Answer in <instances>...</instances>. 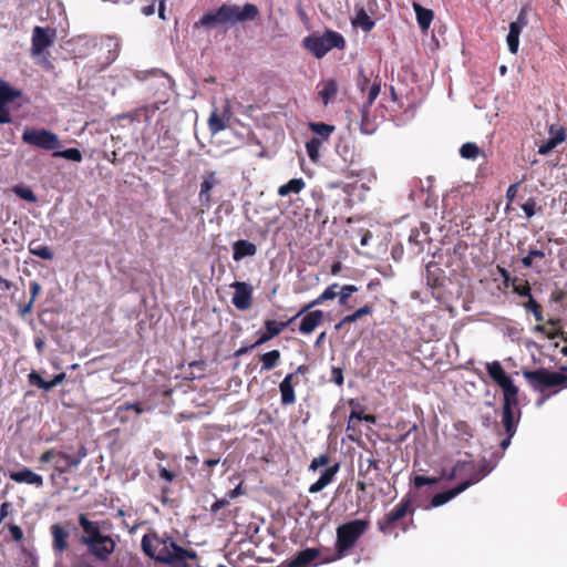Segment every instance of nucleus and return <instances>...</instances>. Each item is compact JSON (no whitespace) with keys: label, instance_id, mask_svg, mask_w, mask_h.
Wrapping results in <instances>:
<instances>
[{"label":"nucleus","instance_id":"48","mask_svg":"<svg viewBox=\"0 0 567 567\" xmlns=\"http://www.w3.org/2000/svg\"><path fill=\"white\" fill-rule=\"evenodd\" d=\"M13 192L17 196H19L20 198H22L29 203H34L37 200V196L34 195L32 189H30L28 187L14 186Z\"/></svg>","mask_w":567,"mask_h":567},{"label":"nucleus","instance_id":"38","mask_svg":"<svg viewBox=\"0 0 567 567\" xmlns=\"http://www.w3.org/2000/svg\"><path fill=\"white\" fill-rule=\"evenodd\" d=\"M492 471V467L484 461L481 464H475V472L474 475L470 478L461 482L462 484H468V487L477 482H480L483 477H485L489 472Z\"/></svg>","mask_w":567,"mask_h":567},{"label":"nucleus","instance_id":"60","mask_svg":"<svg viewBox=\"0 0 567 567\" xmlns=\"http://www.w3.org/2000/svg\"><path fill=\"white\" fill-rule=\"evenodd\" d=\"M60 451H56L55 449H49L47 450L45 452H43L40 457H39V462L40 463H49L51 462L53 458H58V454H59Z\"/></svg>","mask_w":567,"mask_h":567},{"label":"nucleus","instance_id":"44","mask_svg":"<svg viewBox=\"0 0 567 567\" xmlns=\"http://www.w3.org/2000/svg\"><path fill=\"white\" fill-rule=\"evenodd\" d=\"M481 150L475 143H465L460 150V154L463 158L475 159L480 155Z\"/></svg>","mask_w":567,"mask_h":567},{"label":"nucleus","instance_id":"43","mask_svg":"<svg viewBox=\"0 0 567 567\" xmlns=\"http://www.w3.org/2000/svg\"><path fill=\"white\" fill-rule=\"evenodd\" d=\"M53 157H62L72 162H81L83 158L81 151L73 147L66 148L64 151L55 150Z\"/></svg>","mask_w":567,"mask_h":567},{"label":"nucleus","instance_id":"28","mask_svg":"<svg viewBox=\"0 0 567 567\" xmlns=\"http://www.w3.org/2000/svg\"><path fill=\"white\" fill-rule=\"evenodd\" d=\"M257 246L248 240L239 239L233 244V259L240 261L245 257L255 256Z\"/></svg>","mask_w":567,"mask_h":567},{"label":"nucleus","instance_id":"54","mask_svg":"<svg viewBox=\"0 0 567 567\" xmlns=\"http://www.w3.org/2000/svg\"><path fill=\"white\" fill-rule=\"evenodd\" d=\"M456 464L466 465V466H464V468H462L460 471V476L461 477H466V480H467V478H470L471 476L474 475L475 463L473 461H458Z\"/></svg>","mask_w":567,"mask_h":567},{"label":"nucleus","instance_id":"51","mask_svg":"<svg viewBox=\"0 0 567 567\" xmlns=\"http://www.w3.org/2000/svg\"><path fill=\"white\" fill-rule=\"evenodd\" d=\"M29 382L33 385H37L44 391H49V381H45L38 372L32 371L29 374Z\"/></svg>","mask_w":567,"mask_h":567},{"label":"nucleus","instance_id":"24","mask_svg":"<svg viewBox=\"0 0 567 567\" xmlns=\"http://www.w3.org/2000/svg\"><path fill=\"white\" fill-rule=\"evenodd\" d=\"M296 373H288L279 384L280 401L282 405H291L296 402V393L293 385L298 382L295 381Z\"/></svg>","mask_w":567,"mask_h":567},{"label":"nucleus","instance_id":"20","mask_svg":"<svg viewBox=\"0 0 567 567\" xmlns=\"http://www.w3.org/2000/svg\"><path fill=\"white\" fill-rule=\"evenodd\" d=\"M217 184L216 173L209 172L204 176L203 182L200 183V190L198 195V199L202 207V213L208 210L212 206V196L210 192L214 186Z\"/></svg>","mask_w":567,"mask_h":567},{"label":"nucleus","instance_id":"18","mask_svg":"<svg viewBox=\"0 0 567 567\" xmlns=\"http://www.w3.org/2000/svg\"><path fill=\"white\" fill-rule=\"evenodd\" d=\"M55 38V30L43 27H34L32 31V53L40 54L47 48L53 44Z\"/></svg>","mask_w":567,"mask_h":567},{"label":"nucleus","instance_id":"47","mask_svg":"<svg viewBox=\"0 0 567 567\" xmlns=\"http://www.w3.org/2000/svg\"><path fill=\"white\" fill-rule=\"evenodd\" d=\"M358 291V287L354 285H344L340 291H338L339 297V305L346 306L348 299L351 297L352 293Z\"/></svg>","mask_w":567,"mask_h":567},{"label":"nucleus","instance_id":"42","mask_svg":"<svg viewBox=\"0 0 567 567\" xmlns=\"http://www.w3.org/2000/svg\"><path fill=\"white\" fill-rule=\"evenodd\" d=\"M322 143V140L318 137H312L306 143L307 154L312 162H316L319 158V151Z\"/></svg>","mask_w":567,"mask_h":567},{"label":"nucleus","instance_id":"11","mask_svg":"<svg viewBox=\"0 0 567 567\" xmlns=\"http://www.w3.org/2000/svg\"><path fill=\"white\" fill-rule=\"evenodd\" d=\"M21 95L22 92L20 90L0 80V124H9L12 122V115L8 104L21 97Z\"/></svg>","mask_w":567,"mask_h":567},{"label":"nucleus","instance_id":"27","mask_svg":"<svg viewBox=\"0 0 567 567\" xmlns=\"http://www.w3.org/2000/svg\"><path fill=\"white\" fill-rule=\"evenodd\" d=\"M230 118L229 105L225 106L223 114H218L217 110H214L208 118V127L213 134L224 131L227 127V122Z\"/></svg>","mask_w":567,"mask_h":567},{"label":"nucleus","instance_id":"2","mask_svg":"<svg viewBox=\"0 0 567 567\" xmlns=\"http://www.w3.org/2000/svg\"><path fill=\"white\" fill-rule=\"evenodd\" d=\"M78 523L83 530L80 543L99 561H107L115 551L116 543L111 535L101 532V523L91 520L85 514H80Z\"/></svg>","mask_w":567,"mask_h":567},{"label":"nucleus","instance_id":"39","mask_svg":"<svg viewBox=\"0 0 567 567\" xmlns=\"http://www.w3.org/2000/svg\"><path fill=\"white\" fill-rule=\"evenodd\" d=\"M338 85L334 80L324 82L323 87L320 90L319 95L324 105H327L337 94Z\"/></svg>","mask_w":567,"mask_h":567},{"label":"nucleus","instance_id":"57","mask_svg":"<svg viewBox=\"0 0 567 567\" xmlns=\"http://www.w3.org/2000/svg\"><path fill=\"white\" fill-rule=\"evenodd\" d=\"M373 83L370 82V80L368 79V76L364 74L363 71H360L359 73V78H358V87L360 89V91L362 93H365L367 92V95L369 94V87L372 85Z\"/></svg>","mask_w":567,"mask_h":567},{"label":"nucleus","instance_id":"62","mask_svg":"<svg viewBox=\"0 0 567 567\" xmlns=\"http://www.w3.org/2000/svg\"><path fill=\"white\" fill-rule=\"evenodd\" d=\"M87 456V449L82 444L76 454L75 455H72L73 460H70L72 462V464L74 465H80L82 460L85 458Z\"/></svg>","mask_w":567,"mask_h":567},{"label":"nucleus","instance_id":"8","mask_svg":"<svg viewBox=\"0 0 567 567\" xmlns=\"http://www.w3.org/2000/svg\"><path fill=\"white\" fill-rule=\"evenodd\" d=\"M22 142L44 151H54L61 147L59 136L47 128L25 130L22 133Z\"/></svg>","mask_w":567,"mask_h":567},{"label":"nucleus","instance_id":"55","mask_svg":"<svg viewBox=\"0 0 567 567\" xmlns=\"http://www.w3.org/2000/svg\"><path fill=\"white\" fill-rule=\"evenodd\" d=\"M133 410L135 413L141 414L144 412V409L140 402H132V403H125L123 405H120L116 410V415H120L123 411Z\"/></svg>","mask_w":567,"mask_h":567},{"label":"nucleus","instance_id":"41","mask_svg":"<svg viewBox=\"0 0 567 567\" xmlns=\"http://www.w3.org/2000/svg\"><path fill=\"white\" fill-rule=\"evenodd\" d=\"M522 306L526 312H532L534 315V318L537 322L544 321L543 307L536 301L534 297L528 298L527 301Z\"/></svg>","mask_w":567,"mask_h":567},{"label":"nucleus","instance_id":"10","mask_svg":"<svg viewBox=\"0 0 567 567\" xmlns=\"http://www.w3.org/2000/svg\"><path fill=\"white\" fill-rule=\"evenodd\" d=\"M517 249L523 255L520 262L524 268H534L536 264L546 259L547 250L550 251L548 245L540 240L530 245L527 250L524 248V243L518 241Z\"/></svg>","mask_w":567,"mask_h":567},{"label":"nucleus","instance_id":"61","mask_svg":"<svg viewBox=\"0 0 567 567\" xmlns=\"http://www.w3.org/2000/svg\"><path fill=\"white\" fill-rule=\"evenodd\" d=\"M8 529H9V533H10V535H11L13 540H16V542H21L22 540L23 532H22L20 526L14 525V524H9L8 525Z\"/></svg>","mask_w":567,"mask_h":567},{"label":"nucleus","instance_id":"34","mask_svg":"<svg viewBox=\"0 0 567 567\" xmlns=\"http://www.w3.org/2000/svg\"><path fill=\"white\" fill-rule=\"evenodd\" d=\"M70 460H73L72 455L65 452H59L58 461L54 465V472L59 475L70 472L73 467H78L79 465L72 464Z\"/></svg>","mask_w":567,"mask_h":567},{"label":"nucleus","instance_id":"9","mask_svg":"<svg viewBox=\"0 0 567 567\" xmlns=\"http://www.w3.org/2000/svg\"><path fill=\"white\" fill-rule=\"evenodd\" d=\"M489 378L503 390L504 399L518 395V386H516L512 378L505 372L498 361H493L486 365Z\"/></svg>","mask_w":567,"mask_h":567},{"label":"nucleus","instance_id":"12","mask_svg":"<svg viewBox=\"0 0 567 567\" xmlns=\"http://www.w3.org/2000/svg\"><path fill=\"white\" fill-rule=\"evenodd\" d=\"M381 91V82L374 81L373 84L369 87V94L367 96L365 103L360 109L361 123L360 128L364 134H372L375 131L374 123L370 120L369 109L379 96Z\"/></svg>","mask_w":567,"mask_h":567},{"label":"nucleus","instance_id":"63","mask_svg":"<svg viewBox=\"0 0 567 567\" xmlns=\"http://www.w3.org/2000/svg\"><path fill=\"white\" fill-rule=\"evenodd\" d=\"M556 146H557V144L555 143L554 138H548L543 145L539 146L538 153L540 155H546L550 151H553Z\"/></svg>","mask_w":567,"mask_h":567},{"label":"nucleus","instance_id":"33","mask_svg":"<svg viewBox=\"0 0 567 567\" xmlns=\"http://www.w3.org/2000/svg\"><path fill=\"white\" fill-rule=\"evenodd\" d=\"M309 128L312 133L318 135V138L326 142L329 140L330 135L334 132V125H330L323 122H310Z\"/></svg>","mask_w":567,"mask_h":567},{"label":"nucleus","instance_id":"35","mask_svg":"<svg viewBox=\"0 0 567 567\" xmlns=\"http://www.w3.org/2000/svg\"><path fill=\"white\" fill-rule=\"evenodd\" d=\"M29 251L31 255L44 260H52L54 257L52 249L48 245L39 244L35 240L29 244Z\"/></svg>","mask_w":567,"mask_h":567},{"label":"nucleus","instance_id":"1","mask_svg":"<svg viewBox=\"0 0 567 567\" xmlns=\"http://www.w3.org/2000/svg\"><path fill=\"white\" fill-rule=\"evenodd\" d=\"M141 545L146 556L171 567H189L187 560L197 558L196 551L183 548L167 535L159 537L156 533L146 534Z\"/></svg>","mask_w":567,"mask_h":567},{"label":"nucleus","instance_id":"25","mask_svg":"<svg viewBox=\"0 0 567 567\" xmlns=\"http://www.w3.org/2000/svg\"><path fill=\"white\" fill-rule=\"evenodd\" d=\"M340 470V464L334 463L331 466H328L324 472L320 475V477L309 486L308 492L310 494H316L321 492L324 487L331 484Z\"/></svg>","mask_w":567,"mask_h":567},{"label":"nucleus","instance_id":"7","mask_svg":"<svg viewBox=\"0 0 567 567\" xmlns=\"http://www.w3.org/2000/svg\"><path fill=\"white\" fill-rule=\"evenodd\" d=\"M523 377L536 392H544V390L563 385L567 388V374L561 372H551L546 368L523 370Z\"/></svg>","mask_w":567,"mask_h":567},{"label":"nucleus","instance_id":"16","mask_svg":"<svg viewBox=\"0 0 567 567\" xmlns=\"http://www.w3.org/2000/svg\"><path fill=\"white\" fill-rule=\"evenodd\" d=\"M528 23L527 20V10L526 8H522L516 20L511 22L509 32L506 38V42L508 45V50L511 53L516 54L519 47V34Z\"/></svg>","mask_w":567,"mask_h":567},{"label":"nucleus","instance_id":"13","mask_svg":"<svg viewBox=\"0 0 567 567\" xmlns=\"http://www.w3.org/2000/svg\"><path fill=\"white\" fill-rule=\"evenodd\" d=\"M319 557H321L320 548L308 547L284 560L281 567H317Z\"/></svg>","mask_w":567,"mask_h":567},{"label":"nucleus","instance_id":"53","mask_svg":"<svg viewBox=\"0 0 567 567\" xmlns=\"http://www.w3.org/2000/svg\"><path fill=\"white\" fill-rule=\"evenodd\" d=\"M343 557H346V555H340L339 548L334 547V553H331V554H322L321 553V557H319V559H318L319 560L318 565L330 564V563L337 561Z\"/></svg>","mask_w":567,"mask_h":567},{"label":"nucleus","instance_id":"5","mask_svg":"<svg viewBox=\"0 0 567 567\" xmlns=\"http://www.w3.org/2000/svg\"><path fill=\"white\" fill-rule=\"evenodd\" d=\"M302 44L316 59H322L332 49L343 50L346 40L341 33L326 30L323 34L315 32L306 37Z\"/></svg>","mask_w":567,"mask_h":567},{"label":"nucleus","instance_id":"49","mask_svg":"<svg viewBox=\"0 0 567 567\" xmlns=\"http://www.w3.org/2000/svg\"><path fill=\"white\" fill-rule=\"evenodd\" d=\"M330 463V455L324 453V454H320L318 457H315L310 465H309V471H317L318 468L322 467V466H327L329 465Z\"/></svg>","mask_w":567,"mask_h":567},{"label":"nucleus","instance_id":"58","mask_svg":"<svg viewBox=\"0 0 567 567\" xmlns=\"http://www.w3.org/2000/svg\"><path fill=\"white\" fill-rule=\"evenodd\" d=\"M159 110V103L155 102L143 106L140 111L144 114L145 120H150Z\"/></svg>","mask_w":567,"mask_h":567},{"label":"nucleus","instance_id":"22","mask_svg":"<svg viewBox=\"0 0 567 567\" xmlns=\"http://www.w3.org/2000/svg\"><path fill=\"white\" fill-rule=\"evenodd\" d=\"M305 313L299 324V332L307 336L323 323L324 313L322 310H308Z\"/></svg>","mask_w":567,"mask_h":567},{"label":"nucleus","instance_id":"40","mask_svg":"<svg viewBox=\"0 0 567 567\" xmlns=\"http://www.w3.org/2000/svg\"><path fill=\"white\" fill-rule=\"evenodd\" d=\"M512 288L513 291L520 297H526L527 299L533 297L532 288L527 280H520L519 278L514 277L512 280Z\"/></svg>","mask_w":567,"mask_h":567},{"label":"nucleus","instance_id":"52","mask_svg":"<svg viewBox=\"0 0 567 567\" xmlns=\"http://www.w3.org/2000/svg\"><path fill=\"white\" fill-rule=\"evenodd\" d=\"M535 330L536 331H539V332H544L546 334V337L550 340L553 339H556L558 337L561 338V336L564 334V331H563V328L561 327H557V328H553L551 330H546L545 329V326L543 324H537L535 327Z\"/></svg>","mask_w":567,"mask_h":567},{"label":"nucleus","instance_id":"19","mask_svg":"<svg viewBox=\"0 0 567 567\" xmlns=\"http://www.w3.org/2000/svg\"><path fill=\"white\" fill-rule=\"evenodd\" d=\"M100 50L104 51L106 55L104 56V60L101 62L96 71L105 70L118 58L121 42L116 37L106 35L101 40Z\"/></svg>","mask_w":567,"mask_h":567},{"label":"nucleus","instance_id":"32","mask_svg":"<svg viewBox=\"0 0 567 567\" xmlns=\"http://www.w3.org/2000/svg\"><path fill=\"white\" fill-rule=\"evenodd\" d=\"M306 187V182L300 178H292L288 183L279 186L278 195L286 197L289 194H299Z\"/></svg>","mask_w":567,"mask_h":567},{"label":"nucleus","instance_id":"21","mask_svg":"<svg viewBox=\"0 0 567 567\" xmlns=\"http://www.w3.org/2000/svg\"><path fill=\"white\" fill-rule=\"evenodd\" d=\"M50 533L52 536V549L55 554H63L69 549L68 539L70 533L60 523L51 525Z\"/></svg>","mask_w":567,"mask_h":567},{"label":"nucleus","instance_id":"26","mask_svg":"<svg viewBox=\"0 0 567 567\" xmlns=\"http://www.w3.org/2000/svg\"><path fill=\"white\" fill-rule=\"evenodd\" d=\"M338 288H339V285L336 284V282L330 285L316 299H313L309 303L305 305L299 310V312L296 315V317H300L301 315H303V312H306V311H308V310H310V309H312V308H315L317 306H320V305L324 303L328 300H332L336 297H338V291H337Z\"/></svg>","mask_w":567,"mask_h":567},{"label":"nucleus","instance_id":"29","mask_svg":"<svg viewBox=\"0 0 567 567\" xmlns=\"http://www.w3.org/2000/svg\"><path fill=\"white\" fill-rule=\"evenodd\" d=\"M467 488H468V484L460 483L458 485H456L455 487H453L449 491L437 493L432 497L431 506H433V507L442 506Z\"/></svg>","mask_w":567,"mask_h":567},{"label":"nucleus","instance_id":"50","mask_svg":"<svg viewBox=\"0 0 567 567\" xmlns=\"http://www.w3.org/2000/svg\"><path fill=\"white\" fill-rule=\"evenodd\" d=\"M439 477H427L423 475H415L413 478V484L416 488H420L424 485H435L440 482Z\"/></svg>","mask_w":567,"mask_h":567},{"label":"nucleus","instance_id":"4","mask_svg":"<svg viewBox=\"0 0 567 567\" xmlns=\"http://www.w3.org/2000/svg\"><path fill=\"white\" fill-rule=\"evenodd\" d=\"M370 522L368 519H352L339 525L336 529V548L340 555H349L355 547L358 540L368 532Z\"/></svg>","mask_w":567,"mask_h":567},{"label":"nucleus","instance_id":"15","mask_svg":"<svg viewBox=\"0 0 567 567\" xmlns=\"http://www.w3.org/2000/svg\"><path fill=\"white\" fill-rule=\"evenodd\" d=\"M230 287L235 289L234 296L231 298L233 305L238 310L244 311L249 309L252 305V286L245 281H234Z\"/></svg>","mask_w":567,"mask_h":567},{"label":"nucleus","instance_id":"46","mask_svg":"<svg viewBox=\"0 0 567 567\" xmlns=\"http://www.w3.org/2000/svg\"><path fill=\"white\" fill-rule=\"evenodd\" d=\"M520 207L527 218H532L536 213L543 212L542 206L537 205L536 199L533 197L528 198Z\"/></svg>","mask_w":567,"mask_h":567},{"label":"nucleus","instance_id":"6","mask_svg":"<svg viewBox=\"0 0 567 567\" xmlns=\"http://www.w3.org/2000/svg\"><path fill=\"white\" fill-rule=\"evenodd\" d=\"M413 513L414 508L411 498L404 496L399 504L378 520V529L384 535H391L398 526H401L402 530L406 532L409 526L413 525V518L410 519V524L403 523V518L408 514L413 515Z\"/></svg>","mask_w":567,"mask_h":567},{"label":"nucleus","instance_id":"14","mask_svg":"<svg viewBox=\"0 0 567 567\" xmlns=\"http://www.w3.org/2000/svg\"><path fill=\"white\" fill-rule=\"evenodd\" d=\"M298 317L293 316L287 321H277L267 319L264 322V330L258 332V339L255 342V346H261L279 336L292 321H295Z\"/></svg>","mask_w":567,"mask_h":567},{"label":"nucleus","instance_id":"17","mask_svg":"<svg viewBox=\"0 0 567 567\" xmlns=\"http://www.w3.org/2000/svg\"><path fill=\"white\" fill-rule=\"evenodd\" d=\"M518 404L517 396L505 398L503 404V413H502V425L504 427L505 434H509V436H514L517 430V425L519 422L520 412L518 413L517 419H515L513 408Z\"/></svg>","mask_w":567,"mask_h":567},{"label":"nucleus","instance_id":"36","mask_svg":"<svg viewBox=\"0 0 567 567\" xmlns=\"http://www.w3.org/2000/svg\"><path fill=\"white\" fill-rule=\"evenodd\" d=\"M281 353L279 350H271L260 355L261 371L272 370L280 361Z\"/></svg>","mask_w":567,"mask_h":567},{"label":"nucleus","instance_id":"31","mask_svg":"<svg viewBox=\"0 0 567 567\" xmlns=\"http://www.w3.org/2000/svg\"><path fill=\"white\" fill-rule=\"evenodd\" d=\"M29 288H30V295H31L29 302H27L22 306H19L18 311L21 317H25L27 315H30L32 312L34 300L39 296V293L41 292V289H42L41 285L35 280L30 281Z\"/></svg>","mask_w":567,"mask_h":567},{"label":"nucleus","instance_id":"30","mask_svg":"<svg viewBox=\"0 0 567 567\" xmlns=\"http://www.w3.org/2000/svg\"><path fill=\"white\" fill-rule=\"evenodd\" d=\"M412 7L414 9L416 21L422 31L429 30L433 19H434V12L431 9L422 7L417 2H413Z\"/></svg>","mask_w":567,"mask_h":567},{"label":"nucleus","instance_id":"3","mask_svg":"<svg viewBox=\"0 0 567 567\" xmlns=\"http://www.w3.org/2000/svg\"><path fill=\"white\" fill-rule=\"evenodd\" d=\"M258 8L246 3L241 9L235 4H221L217 10L205 13L196 25L214 28L218 24H234L238 21H249L257 18Z\"/></svg>","mask_w":567,"mask_h":567},{"label":"nucleus","instance_id":"59","mask_svg":"<svg viewBox=\"0 0 567 567\" xmlns=\"http://www.w3.org/2000/svg\"><path fill=\"white\" fill-rule=\"evenodd\" d=\"M455 430L463 434V435H466L468 437H473V430L472 427L468 425L467 422L465 421H458L455 423Z\"/></svg>","mask_w":567,"mask_h":567},{"label":"nucleus","instance_id":"56","mask_svg":"<svg viewBox=\"0 0 567 567\" xmlns=\"http://www.w3.org/2000/svg\"><path fill=\"white\" fill-rule=\"evenodd\" d=\"M330 381L338 386H342L344 382L343 370L339 367H332Z\"/></svg>","mask_w":567,"mask_h":567},{"label":"nucleus","instance_id":"23","mask_svg":"<svg viewBox=\"0 0 567 567\" xmlns=\"http://www.w3.org/2000/svg\"><path fill=\"white\" fill-rule=\"evenodd\" d=\"M9 477L16 483H24L28 485H34L37 487L43 486V477L28 467H23L20 471H10Z\"/></svg>","mask_w":567,"mask_h":567},{"label":"nucleus","instance_id":"37","mask_svg":"<svg viewBox=\"0 0 567 567\" xmlns=\"http://www.w3.org/2000/svg\"><path fill=\"white\" fill-rule=\"evenodd\" d=\"M375 22L365 12L364 9H360L353 20V25L361 28L363 31L369 32L374 28Z\"/></svg>","mask_w":567,"mask_h":567},{"label":"nucleus","instance_id":"45","mask_svg":"<svg viewBox=\"0 0 567 567\" xmlns=\"http://www.w3.org/2000/svg\"><path fill=\"white\" fill-rule=\"evenodd\" d=\"M373 311L372 307L370 305H364L363 307H360L354 312L347 315L343 317V322L352 323L357 320L361 319L364 316L371 315Z\"/></svg>","mask_w":567,"mask_h":567},{"label":"nucleus","instance_id":"64","mask_svg":"<svg viewBox=\"0 0 567 567\" xmlns=\"http://www.w3.org/2000/svg\"><path fill=\"white\" fill-rule=\"evenodd\" d=\"M229 505V501L227 498H220L214 502L210 506V512L213 514H217L219 509L225 508Z\"/></svg>","mask_w":567,"mask_h":567}]
</instances>
